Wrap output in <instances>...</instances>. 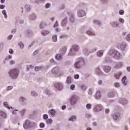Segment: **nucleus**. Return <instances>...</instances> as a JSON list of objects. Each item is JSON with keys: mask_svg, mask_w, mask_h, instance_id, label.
<instances>
[{"mask_svg": "<svg viewBox=\"0 0 130 130\" xmlns=\"http://www.w3.org/2000/svg\"><path fill=\"white\" fill-rule=\"evenodd\" d=\"M19 73L20 72L19 71V70H18V69L14 68V69H11L9 71L8 74L11 79L16 80V79L18 78Z\"/></svg>", "mask_w": 130, "mask_h": 130, "instance_id": "f257e3e1", "label": "nucleus"}, {"mask_svg": "<svg viewBox=\"0 0 130 130\" xmlns=\"http://www.w3.org/2000/svg\"><path fill=\"white\" fill-rule=\"evenodd\" d=\"M79 49H80L79 46L77 45H74L72 46V48L70 49L69 54L70 55H74L76 52L79 51Z\"/></svg>", "mask_w": 130, "mask_h": 130, "instance_id": "f03ea898", "label": "nucleus"}, {"mask_svg": "<svg viewBox=\"0 0 130 130\" xmlns=\"http://www.w3.org/2000/svg\"><path fill=\"white\" fill-rule=\"evenodd\" d=\"M79 96L76 94H74L70 99V102L72 105H75L79 100Z\"/></svg>", "mask_w": 130, "mask_h": 130, "instance_id": "7ed1b4c3", "label": "nucleus"}, {"mask_svg": "<svg viewBox=\"0 0 130 130\" xmlns=\"http://www.w3.org/2000/svg\"><path fill=\"white\" fill-rule=\"evenodd\" d=\"M83 66H85V60L83 59H81L80 60L77 61L74 64V67L76 69H80Z\"/></svg>", "mask_w": 130, "mask_h": 130, "instance_id": "20e7f679", "label": "nucleus"}, {"mask_svg": "<svg viewBox=\"0 0 130 130\" xmlns=\"http://www.w3.org/2000/svg\"><path fill=\"white\" fill-rule=\"evenodd\" d=\"M112 56H113V57L116 58V59L122 58V54L116 50H114L112 52Z\"/></svg>", "mask_w": 130, "mask_h": 130, "instance_id": "39448f33", "label": "nucleus"}, {"mask_svg": "<svg viewBox=\"0 0 130 130\" xmlns=\"http://www.w3.org/2000/svg\"><path fill=\"white\" fill-rule=\"evenodd\" d=\"M123 66V63L122 62H116L114 63V69H121Z\"/></svg>", "mask_w": 130, "mask_h": 130, "instance_id": "423d86ee", "label": "nucleus"}, {"mask_svg": "<svg viewBox=\"0 0 130 130\" xmlns=\"http://www.w3.org/2000/svg\"><path fill=\"white\" fill-rule=\"evenodd\" d=\"M31 126V122H30V120H26L23 124V127L24 128H28V127H30Z\"/></svg>", "mask_w": 130, "mask_h": 130, "instance_id": "0eeeda50", "label": "nucleus"}, {"mask_svg": "<svg viewBox=\"0 0 130 130\" xmlns=\"http://www.w3.org/2000/svg\"><path fill=\"white\" fill-rule=\"evenodd\" d=\"M54 86L56 89H58V90H61V89H62V83L57 82L55 84Z\"/></svg>", "mask_w": 130, "mask_h": 130, "instance_id": "6e6552de", "label": "nucleus"}, {"mask_svg": "<svg viewBox=\"0 0 130 130\" xmlns=\"http://www.w3.org/2000/svg\"><path fill=\"white\" fill-rule=\"evenodd\" d=\"M60 69L58 67H55L54 69L52 70V73L53 74H55V75H57V76L58 74V73L59 72Z\"/></svg>", "mask_w": 130, "mask_h": 130, "instance_id": "1a4fd4ad", "label": "nucleus"}, {"mask_svg": "<svg viewBox=\"0 0 130 130\" xmlns=\"http://www.w3.org/2000/svg\"><path fill=\"white\" fill-rule=\"evenodd\" d=\"M78 16L80 18H82V17H84V15H85V11L82 10H78Z\"/></svg>", "mask_w": 130, "mask_h": 130, "instance_id": "9d476101", "label": "nucleus"}, {"mask_svg": "<svg viewBox=\"0 0 130 130\" xmlns=\"http://www.w3.org/2000/svg\"><path fill=\"white\" fill-rule=\"evenodd\" d=\"M59 52L61 54H65L66 52H67V47L63 46L59 50Z\"/></svg>", "mask_w": 130, "mask_h": 130, "instance_id": "9b49d317", "label": "nucleus"}, {"mask_svg": "<svg viewBox=\"0 0 130 130\" xmlns=\"http://www.w3.org/2000/svg\"><path fill=\"white\" fill-rule=\"evenodd\" d=\"M103 70L105 72V73H109L111 70V67L109 66H104L103 68Z\"/></svg>", "mask_w": 130, "mask_h": 130, "instance_id": "f8f14e48", "label": "nucleus"}, {"mask_svg": "<svg viewBox=\"0 0 130 130\" xmlns=\"http://www.w3.org/2000/svg\"><path fill=\"white\" fill-rule=\"evenodd\" d=\"M126 48V44L124 42L120 44V48L122 51H123Z\"/></svg>", "mask_w": 130, "mask_h": 130, "instance_id": "ddd939ff", "label": "nucleus"}, {"mask_svg": "<svg viewBox=\"0 0 130 130\" xmlns=\"http://www.w3.org/2000/svg\"><path fill=\"white\" fill-rule=\"evenodd\" d=\"M122 75V73H121V72L119 71L115 73V74H114V76L115 77V79H117V80H118L120 76H121Z\"/></svg>", "mask_w": 130, "mask_h": 130, "instance_id": "4468645a", "label": "nucleus"}, {"mask_svg": "<svg viewBox=\"0 0 130 130\" xmlns=\"http://www.w3.org/2000/svg\"><path fill=\"white\" fill-rule=\"evenodd\" d=\"M102 110V106L101 105H98L95 108H94V111H96V112L98 111H101Z\"/></svg>", "mask_w": 130, "mask_h": 130, "instance_id": "2eb2a0df", "label": "nucleus"}, {"mask_svg": "<svg viewBox=\"0 0 130 130\" xmlns=\"http://www.w3.org/2000/svg\"><path fill=\"white\" fill-rule=\"evenodd\" d=\"M120 117V113H115L113 115V118L114 119V120H117L118 118Z\"/></svg>", "mask_w": 130, "mask_h": 130, "instance_id": "dca6fc26", "label": "nucleus"}, {"mask_svg": "<svg viewBox=\"0 0 130 130\" xmlns=\"http://www.w3.org/2000/svg\"><path fill=\"white\" fill-rule=\"evenodd\" d=\"M47 26V24L46 22H42L40 24V28L41 29H44Z\"/></svg>", "mask_w": 130, "mask_h": 130, "instance_id": "f3484780", "label": "nucleus"}, {"mask_svg": "<svg viewBox=\"0 0 130 130\" xmlns=\"http://www.w3.org/2000/svg\"><path fill=\"white\" fill-rule=\"evenodd\" d=\"M119 101L121 104H122V105H125V104H127V101L125 99H120Z\"/></svg>", "mask_w": 130, "mask_h": 130, "instance_id": "a211bd4d", "label": "nucleus"}, {"mask_svg": "<svg viewBox=\"0 0 130 130\" xmlns=\"http://www.w3.org/2000/svg\"><path fill=\"white\" fill-rule=\"evenodd\" d=\"M95 99H100L101 98V93L100 91H96L95 95Z\"/></svg>", "mask_w": 130, "mask_h": 130, "instance_id": "6ab92c4d", "label": "nucleus"}, {"mask_svg": "<svg viewBox=\"0 0 130 130\" xmlns=\"http://www.w3.org/2000/svg\"><path fill=\"white\" fill-rule=\"evenodd\" d=\"M114 96H115V93L113 91H111L108 94V97L109 98H113Z\"/></svg>", "mask_w": 130, "mask_h": 130, "instance_id": "aec40b11", "label": "nucleus"}, {"mask_svg": "<svg viewBox=\"0 0 130 130\" xmlns=\"http://www.w3.org/2000/svg\"><path fill=\"white\" fill-rule=\"evenodd\" d=\"M42 35H43V36H46V35H47V34H49V33H50V32L48 30H43L41 32Z\"/></svg>", "mask_w": 130, "mask_h": 130, "instance_id": "412c9836", "label": "nucleus"}, {"mask_svg": "<svg viewBox=\"0 0 130 130\" xmlns=\"http://www.w3.org/2000/svg\"><path fill=\"white\" fill-rule=\"evenodd\" d=\"M0 116H1L2 118H6V117H7V114L3 111H0Z\"/></svg>", "mask_w": 130, "mask_h": 130, "instance_id": "4be33fe9", "label": "nucleus"}, {"mask_svg": "<svg viewBox=\"0 0 130 130\" xmlns=\"http://www.w3.org/2000/svg\"><path fill=\"white\" fill-rule=\"evenodd\" d=\"M111 25L112 26V27H117V26H118V25H119V24L118 23V22H112L111 23Z\"/></svg>", "mask_w": 130, "mask_h": 130, "instance_id": "5701e85b", "label": "nucleus"}, {"mask_svg": "<svg viewBox=\"0 0 130 130\" xmlns=\"http://www.w3.org/2000/svg\"><path fill=\"white\" fill-rule=\"evenodd\" d=\"M49 113L51 114L52 116H54L55 115V110L52 109L49 111Z\"/></svg>", "mask_w": 130, "mask_h": 130, "instance_id": "b1692460", "label": "nucleus"}, {"mask_svg": "<svg viewBox=\"0 0 130 130\" xmlns=\"http://www.w3.org/2000/svg\"><path fill=\"white\" fill-rule=\"evenodd\" d=\"M67 84H72V78H71V77L68 76L67 77Z\"/></svg>", "mask_w": 130, "mask_h": 130, "instance_id": "393cba45", "label": "nucleus"}, {"mask_svg": "<svg viewBox=\"0 0 130 130\" xmlns=\"http://www.w3.org/2000/svg\"><path fill=\"white\" fill-rule=\"evenodd\" d=\"M56 58L58 60H59L62 58V55H60L59 54H57L56 56Z\"/></svg>", "mask_w": 130, "mask_h": 130, "instance_id": "a878e982", "label": "nucleus"}, {"mask_svg": "<svg viewBox=\"0 0 130 130\" xmlns=\"http://www.w3.org/2000/svg\"><path fill=\"white\" fill-rule=\"evenodd\" d=\"M122 82L124 85H126L127 84V82L126 81V77L124 76L122 79Z\"/></svg>", "mask_w": 130, "mask_h": 130, "instance_id": "bb28decb", "label": "nucleus"}, {"mask_svg": "<svg viewBox=\"0 0 130 130\" xmlns=\"http://www.w3.org/2000/svg\"><path fill=\"white\" fill-rule=\"evenodd\" d=\"M86 33L87 34H88V35H89L90 36H95V33L90 31V30H87L86 31Z\"/></svg>", "mask_w": 130, "mask_h": 130, "instance_id": "cd10ccee", "label": "nucleus"}, {"mask_svg": "<svg viewBox=\"0 0 130 130\" xmlns=\"http://www.w3.org/2000/svg\"><path fill=\"white\" fill-rule=\"evenodd\" d=\"M103 52L104 51L102 50H100L97 52V56H102V55H103Z\"/></svg>", "mask_w": 130, "mask_h": 130, "instance_id": "c85d7f7f", "label": "nucleus"}, {"mask_svg": "<svg viewBox=\"0 0 130 130\" xmlns=\"http://www.w3.org/2000/svg\"><path fill=\"white\" fill-rule=\"evenodd\" d=\"M67 20H68V18L66 17L64 19L62 20V21L61 22L62 26H64V25H66L67 23H68V21H67Z\"/></svg>", "mask_w": 130, "mask_h": 130, "instance_id": "c756f323", "label": "nucleus"}, {"mask_svg": "<svg viewBox=\"0 0 130 130\" xmlns=\"http://www.w3.org/2000/svg\"><path fill=\"white\" fill-rule=\"evenodd\" d=\"M96 74H98V75H102V72H101V70H100V68L98 67L96 69Z\"/></svg>", "mask_w": 130, "mask_h": 130, "instance_id": "7c9ffc66", "label": "nucleus"}, {"mask_svg": "<svg viewBox=\"0 0 130 130\" xmlns=\"http://www.w3.org/2000/svg\"><path fill=\"white\" fill-rule=\"evenodd\" d=\"M64 72L62 70H59V73H58V77H61V76H63Z\"/></svg>", "mask_w": 130, "mask_h": 130, "instance_id": "2f4dec72", "label": "nucleus"}, {"mask_svg": "<svg viewBox=\"0 0 130 130\" xmlns=\"http://www.w3.org/2000/svg\"><path fill=\"white\" fill-rule=\"evenodd\" d=\"M18 46H19L21 49H23L24 48V44L22 42H20L18 44Z\"/></svg>", "mask_w": 130, "mask_h": 130, "instance_id": "473e14b6", "label": "nucleus"}, {"mask_svg": "<svg viewBox=\"0 0 130 130\" xmlns=\"http://www.w3.org/2000/svg\"><path fill=\"white\" fill-rule=\"evenodd\" d=\"M46 123L47 124H51L52 123V119H48L46 120Z\"/></svg>", "mask_w": 130, "mask_h": 130, "instance_id": "72a5a7b5", "label": "nucleus"}, {"mask_svg": "<svg viewBox=\"0 0 130 130\" xmlns=\"http://www.w3.org/2000/svg\"><path fill=\"white\" fill-rule=\"evenodd\" d=\"M52 39L54 42H56L57 41V36L56 35H54L52 37Z\"/></svg>", "mask_w": 130, "mask_h": 130, "instance_id": "f704fd0d", "label": "nucleus"}, {"mask_svg": "<svg viewBox=\"0 0 130 130\" xmlns=\"http://www.w3.org/2000/svg\"><path fill=\"white\" fill-rule=\"evenodd\" d=\"M86 107L87 109H91V108H92V105L90 104H87L86 106Z\"/></svg>", "mask_w": 130, "mask_h": 130, "instance_id": "c9c22d12", "label": "nucleus"}, {"mask_svg": "<svg viewBox=\"0 0 130 130\" xmlns=\"http://www.w3.org/2000/svg\"><path fill=\"white\" fill-rule=\"evenodd\" d=\"M70 21H71V22H72V23H74V22H75V19L74 18V14L71 15Z\"/></svg>", "mask_w": 130, "mask_h": 130, "instance_id": "e433bc0d", "label": "nucleus"}, {"mask_svg": "<svg viewBox=\"0 0 130 130\" xmlns=\"http://www.w3.org/2000/svg\"><path fill=\"white\" fill-rule=\"evenodd\" d=\"M93 23L97 24L98 25H100V24H101V22H100V21L98 20H93Z\"/></svg>", "mask_w": 130, "mask_h": 130, "instance_id": "4c0bfd02", "label": "nucleus"}, {"mask_svg": "<svg viewBox=\"0 0 130 130\" xmlns=\"http://www.w3.org/2000/svg\"><path fill=\"white\" fill-rule=\"evenodd\" d=\"M40 70H41V67H36L35 68V71H36V72H39Z\"/></svg>", "mask_w": 130, "mask_h": 130, "instance_id": "58836bf2", "label": "nucleus"}, {"mask_svg": "<svg viewBox=\"0 0 130 130\" xmlns=\"http://www.w3.org/2000/svg\"><path fill=\"white\" fill-rule=\"evenodd\" d=\"M81 88L82 90H83V91H85V90H86V89H87V87H86V85H82L81 86Z\"/></svg>", "mask_w": 130, "mask_h": 130, "instance_id": "ea45409f", "label": "nucleus"}, {"mask_svg": "<svg viewBox=\"0 0 130 130\" xmlns=\"http://www.w3.org/2000/svg\"><path fill=\"white\" fill-rule=\"evenodd\" d=\"M25 8V9L26 10V12H29V11H30V10L29 6L26 5Z\"/></svg>", "mask_w": 130, "mask_h": 130, "instance_id": "a19ab883", "label": "nucleus"}, {"mask_svg": "<svg viewBox=\"0 0 130 130\" xmlns=\"http://www.w3.org/2000/svg\"><path fill=\"white\" fill-rule=\"evenodd\" d=\"M69 120H71V121H74V120H76V116H74L73 117H71Z\"/></svg>", "mask_w": 130, "mask_h": 130, "instance_id": "79ce46f5", "label": "nucleus"}, {"mask_svg": "<svg viewBox=\"0 0 130 130\" xmlns=\"http://www.w3.org/2000/svg\"><path fill=\"white\" fill-rule=\"evenodd\" d=\"M114 86L116 87V88H119L120 85L118 82H116L114 83Z\"/></svg>", "mask_w": 130, "mask_h": 130, "instance_id": "37998d69", "label": "nucleus"}, {"mask_svg": "<svg viewBox=\"0 0 130 130\" xmlns=\"http://www.w3.org/2000/svg\"><path fill=\"white\" fill-rule=\"evenodd\" d=\"M31 96H34L35 97H36L37 96H38V94H37L36 92L32 91L31 92Z\"/></svg>", "mask_w": 130, "mask_h": 130, "instance_id": "c03bdc74", "label": "nucleus"}, {"mask_svg": "<svg viewBox=\"0 0 130 130\" xmlns=\"http://www.w3.org/2000/svg\"><path fill=\"white\" fill-rule=\"evenodd\" d=\"M2 13H3V15L5 16V18H7V12L6 11V10H3Z\"/></svg>", "mask_w": 130, "mask_h": 130, "instance_id": "a18cd8bd", "label": "nucleus"}, {"mask_svg": "<svg viewBox=\"0 0 130 130\" xmlns=\"http://www.w3.org/2000/svg\"><path fill=\"white\" fill-rule=\"evenodd\" d=\"M4 105L5 107H7V108H8V109H10V107L8 105V102H4Z\"/></svg>", "mask_w": 130, "mask_h": 130, "instance_id": "49530a36", "label": "nucleus"}, {"mask_svg": "<svg viewBox=\"0 0 130 130\" xmlns=\"http://www.w3.org/2000/svg\"><path fill=\"white\" fill-rule=\"evenodd\" d=\"M126 39L127 41H130V34L127 35L126 36Z\"/></svg>", "mask_w": 130, "mask_h": 130, "instance_id": "de8ad7c7", "label": "nucleus"}, {"mask_svg": "<svg viewBox=\"0 0 130 130\" xmlns=\"http://www.w3.org/2000/svg\"><path fill=\"white\" fill-rule=\"evenodd\" d=\"M43 118L45 120L48 119V115L47 114H44L43 115Z\"/></svg>", "mask_w": 130, "mask_h": 130, "instance_id": "09e8293b", "label": "nucleus"}, {"mask_svg": "<svg viewBox=\"0 0 130 130\" xmlns=\"http://www.w3.org/2000/svg\"><path fill=\"white\" fill-rule=\"evenodd\" d=\"M12 89H13V86H10L7 87L6 90H7V91H10V90H12Z\"/></svg>", "mask_w": 130, "mask_h": 130, "instance_id": "8fccbe9b", "label": "nucleus"}, {"mask_svg": "<svg viewBox=\"0 0 130 130\" xmlns=\"http://www.w3.org/2000/svg\"><path fill=\"white\" fill-rule=\"evenodd\" d=\"M45 126V124H44V123H41L40 124V127H41V128H43V127H44Z\"/></svg>", "mask_w": 130, "mask_h": 130, "instance_id": "3c124183", "label": "nucleus"}, {"mask_svg": "<svg viewBox=\"0 0 130 130\" xmlns=\"http://www.w3.org/2000/svg\"><path fill=\"white\" fill-rule=\"evenodd\" d=\"M119 21L121 23V24H123L124 23V20L121 18H120Z\"/></svg>", "mask_w": 130, "mask_h": 130, "instance_id": "603ef678", "label": "nucleus"}, {"mask_svg": "<svg viewBox=\"0 0 130 130\" xmlns=\"http://www.w3.org/2000/svg\"><path fill=\"white\" fill-rule=\"evenodd\" d=\"M75 88H76V86L74 84L71 85L70 86L71 90H74V89H75Z\"/></svg>", "mask_w": 130, "mask_h": 130, "instance_id": "864d4df0", "label": "nucleus"}, {"mask_svg": "<svg viewBox=\"0 0 130 130\" xmlns=\"http://www.w3.org/2000/svg\"><path fill=\"white\" fill-rule=\"evenodd\" d=\"M119 14L120 15H123V14H124V11L122 10H121L119 11Z\"/></svg>", "mask_w": 130, "mask_h": 130, "instance_id": "5fc2aeb1", "label": "nucleus"}, {"mask_svg": "<svg viewBox=\"0 0 130 130\" xmlns=\"http://www.w3.org/2000/svg\"><path fill=\"white\" fill-rule=\"evenodd\" d=\"M51 5L50 3H47V4H46V9H48V8H49L50 7Z\"/></svg>", "mask_w": 130, "mask_h": 130, "instance_id": "6e6d98bb", "label": "nucleus"}, {"mask_svg": "<svg viewBox=\"0 0 130 130\" xmlns=\"http://www.w3.org/2000/svg\"><path fill=\"white\" fill-rule=\"evenodd\" d=\"M66 37H68V36H67L66 35H63L60 36V38H66Z\"/></svg>", "mask_w": 130, "mask_h": 130, "instance_id": "4d7b16f0", "label": "nucleus"}, {"mask_svg": "<svg viewBox=\"0 0 130 130\" xmlns=\"http://www.w3.org/2000/svg\"><path fill=\"white\" fill-rule=\"evenodd\" d=\"M75 79H78L79 78H80V76L78 74H76L74 75Z\"/></svg>", "mask_w": 130, "mask_h": 130, "instance_id": "13d9d810", "label": "nucleus"}, {"mask_svg": "<svg viewBox=\"0 0 130 130\" xmlns=\"http://www.w3.org/2000/svg\"><path fill=\"white\" fill-rule=\"evenodd\" d=\"M9 53H10V54H13V53H14V51L13 50V49H9Z\"/></svg>", "mask_w": 130, "mask_h": 130, "instance_id": "bf43d9fd", "label": "nucleus"}, {"mask_svg": "<svg viewBox=\"0 0 130 130\" xmlns=\"http://www.w3.org/2000/svg\"><path fill=\"white\" fill-rule=\"evenodd\" d=\"M92 93H93V92L92 91V89H89V90H88L89 95H92Z\"/></svg>", "mask_w": 130, "mask_h": 130, "instance_id": "052dcab7", "label": "nucleus"}, {"mask_svg": "<svg viewBox=\"0 0 130 130\" xmlns=\"http://www.w3.org/2000/svg\"><path fill=\"white\" fill-rule=\"evenodd\" d=\"M58 26V22L56 21L54 25V28H55V27H57Z\"/></svg>", "mask_w": 130, "mask_h": 130, "instance_id": "680f3d73", "label": "nucleus"}, {"mask_svg": "<svg viewBox=\"0 0 130 130\" xmlns=\"http://www.w3.org/2000/svg\"><path fill=\"white\" fill-rule=\"evenodd\" d=\"M12 38H13V35H11L9 36H8V39L9 40H11V39H12Z\"/></svg>", "mask_w": 130, "mask_h": 130, "instance_id": "e2e57ef3", "label": "nucleus"}, {"mask_svg": "<svg viewBox=\"0 0 130 130\" xmlns=\"http://www.w3.org/2000/svg\"><path fill=\"white\" fill-rule=\"evenodd\" d=\"M10 63L11 65L15 64V61H14V60H12L10 61Z\"/></svg>", "mask_w": 130, "mask_h": 130, "instance_id": "0e129e2a", "label": "nucleus"}, {"mask_svg": "<svg viewBox=\"0 0 130 130\" xmlns=\"http://www.w3.org/2000/svg\"><path fill=\"white\" fill-rule=\"evenodd\" d=\"M86 117H87V118H89V117H91V115L89 114H86L85 115Z\"/></svg>", "mask_w": 130, "mask_h": 130, "instance_id": "69168bd1", "label": "nucleus"}, {"mask_svg": "<svg viewBox=\"0 0 130 130\" xmlns=\"http://www.w3.org/2000/svg\"><path fill=\"white\" fill-rule=\"evenodd\" d=\"M5 5H1L0 6V9H1V10H3V9H5Z\"/></svg>", "mask_w": 130, "mask_h": 130, "instance_id": "338daca9", "label": "nucleus"}, {"mask_svg": "<svg viewBox=\"0 0 130 130\" xmlns=\"http://www.w3.org/2000/svg\"><path fill=\"white\" fill-rule=\"evenodd\" d=\"M6 58L7 59H11L12 55H9Z\"/></svg>", "mask_w": 130, "mask_h": 130, "instance_id": "774afa93", "label": "nucleus"}]
</instances>
